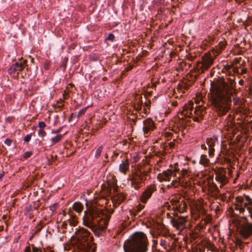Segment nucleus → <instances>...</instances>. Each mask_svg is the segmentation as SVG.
Returning <instances> with one entry per match:
<instances>
[{
    "instance_id": "obj_36",
    "label": "nucleus",
    "mask_w": 252,
    "mask_h": 252,
    "mask_svg": "<svg viewBox=\"0 0 252 252\" xmlns=\"http://www.w3.org/2000/svg\"><path fill=\"white\" fill-rule=\"evenodd\" d=\"M46 126V124L43 122H40L38 123V126L39 129H43Z\"/></svg>"
},
{
    "instance_id": "obj_2",
    "label": "nucleus",
    "mask_w": 252,
    "mask_h": 252,
    "mask_svg": "<svg viewBox=\"0 0 252 252\" xmlns=\"http://www.w3.org/2000/svg\"><path fill=\"white\" fill-rule=\"evenodd\" d=\"M110 218V215L105 213L100 208L92 206L84 212L83 223L90 228L95 236L99 237L103 235Z\"/></svg>"
},
{
    "instance_id": "obj_17",
    "label": "nucleus",
    "mask_w": 252,
    "mask_h": 252,
    "mask_svg": "<svg viewBox=\"0 0 252 252\" xmlns=\"http://www.w3.org/2000/svg\"><path fill=\"white\" fill-rule=\"evenodd\" d=\"M177 206V209L173 210L175 212H178L180 213H183L186 211L187 205L184 200L180 201Z\"/></svg>"
},
{
    "instance_id": "obj_35",
    "label": "nucleus",
    "mask_w": 252,
    "mask_h": 252,
    "mask_svg": "<svg viewBox=\"0 0 252 252\" xmlns=\"http://www.w3.org/2000/svg\"><path fill=\"white\" fill-rule=\"evenodd\" d=\"M236 245L238 246L241 249H242L243 247V243L240 240H237L236 241Z\"/></svg>"
},
{
    "instance_id": "obj_14",
    "label": "nucleus",
    "mask_w": 252,
    "mask_h": 252,
    "mask_svg": "<svg viewBox=\"0 0 252 252\" xmlns=\"http://www.w3.org/2000/svg\"><path fill=\"white\" fill-rule=\"evenodd\" d=\"M27 63L26 60H24L23 62L19 63H16L11 66L9 68L8 71L10 73H13L17 71H22L25 67V65Z\"/></svg>"
},
{
    "instance_id": "obj_27",
    "label": "nucleus",
    "mask_w": 252,
    "mask_h": 252,
    "mask_svg": "<svg viewBox=\"0 0 252 252\" xmlns=\"http://www.w3.org/2000/svg\"><path fill=\"white\" fill-rule=\"evenodd\" d=\"M144 208V206L139 205L135 207V208L133 210L132 212L131 213L134 216H136L137 214L140 212Z\"/></svg>"
},
{
    "instance_id": "obj_50",
    "label": "nucleus",
    "mask_w": 252,
    "mask_h": 252,
    "mask_svg": "<svg viewBox=\"0 0 252 252\" xmlns=\"http://www.w3.org/2000/svg\"><path fill=\"white\" fill-rule=\"evenodd\" d=\"M3 230V226H0V231H1Z\"/></svg>"
},
{
    "instance_id": "obj_13",
    "label": "nucleus",
    "mask_w": 252,
    "mask_h": 252,
    "mask_svg": "<svg viewBox=\"0 0 252 252\" xmlns=\"http://www.w3.org/2000/svg\"><path fill=\"white\" fill-rule=\"evenodd\" d=\"M155 190L156 189L154 186L148 187L140 196L141 201L143 203H146Z\"/></svg>"
},
{
    "instance_id": "obj_32",
    "label": "nucleus",
    "mask_w": 252,
    "mask_h": 252,
    "mask_svg": "<svg viewBox=\"0 0 252 252\" xmlns=\"http://www.w3.org/2000/svg\"><path fill=\"white\" fill-rule=\"evenodd\" d=\"M38 134L39 136L43 137L46 135V133L43 129H39L38 131Z\"/></svg>"
},
{
    "instance_id": "obj_53",
    "label": "nucleus",
    "mask_w": 252,
    "mask_h": 252,
    "mask_svg": "<svg viewBox=\"0 0 252 252\" xmlns=\"http://www.w3.org/2000/svg\"><path fill=\"white\" fill-rule=\"evenodd\" d=\"M145 105H146V106H147V107L149 106V104H147V103L145 104Z\"/></svg>"
},
{
    "instance_id": "obj_25",
    "label": "nucleus",
    "mask_w": 252,
    "mask_h": 252,
    "mask_svg": "<svg viewBox=\"0 0 252 252\" xmlns=\"http://www.w3.org/2000/svg\"><path fill=\"white\" fill-rule=\"evenodd\" d=\"M68 222L70 225L75 226L77 223L76 217L71 215L70 216V219L68 220Z\"/></svg>"
},
{
    "instance_id": "obj_8",
    "label": "nucleus",
    "mask_w": 252,
    "mask_h": 252,
    "mask_svg": "<svg viewBox=\"0 0 252 252\" xmlns=\"http://www.w3.org/2000/svg\"><path fill=\"white\" fill-rule=\"evenodd\" d=\"M240 234L244 239H247L252 236V223L246 222L240 228Z\"/></svg>"
},
{
    "instance_id": "obj_10",
    "label": "nucleus",
    "mask_w": 252,
    "mask_h": 252,
    "mask_svg": "<svg viewBox=\"0 0 252 252\" xmlns=\"http://www.w3.org/2000/svg\"><path fill=\"white\" fill-rule=\"evenodd\" d=\"M155 128V124L151 118H147L143 121V131L145 136L149 135Z\"/></svg>"
},
{
    "instance_id": "obj_43",
    "label": "nucleus",
    "mask_w": 252,
    "mask_h": 252,
    "mask_svg": "<svg viewBox=\"0 0 252 252\" xmlns=\"http://www.w3.org/2000/svg\"><path fill=\"white\" fill-rule=\"evenodd\" d=\"M168 145L171 148H173L174 147L175 144L174 142H170Z\"/></svg>"
},
{
    "instance_id": "obj_1",
    "label": "nucleus",
    "mask_w": 252,
    "mask_h": 252,
    "mask_svg": "<svg viewBox=\"0 0 252 252\" xmlns=\"http://www.w3.org/2000/svg\"><path fill=\"white\" fill-rule=\"evenodd\" d=\"M236 83L233 79L227 78L215 88V96L213 103L219 116L224 115L230 109L231 96L235 92Z\"/></svg>"
},
{
    "instance_id": "obj_16",
    "label": "nucleus",
    "mask_w": 252,
    "mask_h": 252,
    "mask_svg": "<svg viewBox=\"0 0 252 252\" xmlns=\"http://www.w3.org/2000/svg\"><path fill=\"white\" fill-rule=\"evenodd\" d=\"M129 169V163L127 160L122 161L119 165V171L126 175Z\"/></svg>"
},
{
    "instance_id": "obj_37",
    "label": "nucleus",
    "mask_w": 252,
    "mask_h": 252,
    "mask_svg": "<svg viewBox=\"0 0 252 252\" xmlns=\"http://www.w3.org/2000/svg\"><path fill=\"white\" fill-rule=\"evenodd\" d=\"M32 154V153L31 152H26V153H24L23 157L25 158H28L31 157Z\"/></svg>"
},
{
    "instance_id": "obj_15",
    "label": "nucleus",
    "mask_w": 252,
    "mask_h": 252,
    "mask_svg": "<svg viewBox=\"0 0 252 252\" xmlns=\"http://www.w3.org/2000/svg\"><path fill=\"white\" fill-rule=\"evenodd\" d=\"M217 139L210 138L206 139V144L208 147V154L210 157H213L214 155L215 146Z\"/></svg>"
},
{
    "instance_id": "obj_22",
    "label": "nucleus",
    "mask_w": 252,
    "mask_h": 252,
    "mask_svg": "<svg viewBox=\"0 0 252 252\" xmlns=\"http://www.w3.org/2000/svg\"><path fill=\"white\" fill-rule=\"evenodd\" d=\"M137 172L139 176L143 178V181H144L146 180V177L148 175V173L150 172V171H146L145 170H142V169H140Z\"/></svg>"
},
{
    "instance_id": "obj_33",
    "label": "nucleus",
    "mask_w": 252,
    "mask_h": 252,
    "mask_svg": "<svg viewBox=\"0 0 252 252\" xmlns=\"http://www.w3.org/2000/svg\"><path fill=\"white\" fill-rule=\"evenodd\" d=\"M115 38V35L112 33H110L108 34V37L106 38V39L111 41H113Z\"/></svg>"
},
{
    "instance_id": "obj_45",
    "label": "nucleus",
    "mask_w": 252,
    "mask_h": 252,
    "mask_svg": "<svg viewBox=\"0 0 252 252\" xmlns=\"http://www.w3.org/2000/svg\"><path fill=\"white\" fill-rule=\"evenodd\" d=\"M201 148L202 149H203V150H207V146H206L205 144H202L201 146Z\"/></svg>"
},
{
    "instance_id": "obj_9",
    "label": "nucleus",
    "mask_w": 252,
    "mask_h": 252,
    "mask_svg": "<svg viewBox=\"0 0 252 252\" xmlns=\"http://www.w3.org/2000/svg\"><path fill=\"white\" fill-rule=\"evenodd\" d=\"M179 171V169H175L174 170L168 169L163 171L161 173H159L158 175V179L160 182L169 181L171 180L172 176H175L177 172Z\"/></svg>"
},
{
    "instance_id": "obj_4",
    "label": "nucleus",
    "mask_w": 252,
    "mask_h": 252,
    "mask_svg": "<svg viewBox=\"0 0 252 252\" xmlns=\"http://www.w3.org/2000/svg\"><path fill=\"white\" fill-rule=\"evenodd\" d=\"M77 245L80 252H94L95 248L93 247L92 242L93 237L87 229L81 228L76 231Z\"/></svg>"
},
{
    "instance_id": "obj_26",
    "label": "nucleus",
    "mask_w": 252,
    "mask_h": 252,
    "mask_svg": "<svg viewBox=\"0 0 252 252\" xmlns=\"http://www.w3.org/2000/svg\"><path fill=\"white\" fill-rule=\"evenodd\" d=\"M180 201L177 199L172 198L170 200V202L171 205L172 206L171 208L172 210H174V209H177V205Z\"/></svg>"
},
{
    "instance_id": "obj_52",
    "label": "nucleus",
    "mask_w": 252,
    "mask_h": 252,
    "mask_svg": "<svg viewBox=\"0 0 252 252\" xmlns=\"http://www.w3.org/2000/svg\"><path fill=\"white\" fill-rule=\"evenodd\" d=\"M243 80H240V81H239V83H240V84L242 83V82H243Z\"/></svg>"
},
{
    "instance_id": "obj_11",
    "label": "nucleus",
    "mask_w": 252,
    "mask_h": 252,
    "mask_svg": "<svg viewBox=\"0 0 252 252\" xmlns=\"http://www.w3.org/2000/svg\"><path fill=\"white\" fill-rule=\"evenodd\" d=\"M129 178L131 187L137 190L140 188V184L144 182L143 178L140 177L136 171L132 175H130Z\"/></svg>"
},
{
    "instance_id": "obj_49",
    "label": "nucleus",
    "mask_w": 252,
    "mask_h": 252,
    "mask_svg": "<svg viewBox=\"0 0 252 252\" xmlns=\"http://www.w3.org/2000/svg\"><path fill=\"white\" fill-rule=\"evenodd\" d=\"M187 252H196V251H195L193 249H192L191 251L188 250Z\"/></svg>"
},
{
    "instance_id": "obj_18",
    "label": "nucleus",
    "mask_w": 252,
    "mask_h": 252,
    "mask_svg": "<svg viewBox=\"0 0 252 252\" xmlns=\"http://www.w3.org/2000/svg\"><path fill=\"white\" fill-rule=\"evenodd\" d=\"M215 179L216 181L220 182L222 185H225L228 182L227 178L226 176L221 173L216 174Z\"/></svg>"
},
{
    "instance_id": "obj_23",
    "label": "nucleus",
    "mask_w": 252,
    "mask_h": 252,
    "mask_svg": "<svg viewBox=\"0 0 252 252\" xmlns=\"http://www.w3.org/2000/svg\"><path fill=\"white\" fill-rule=\"evenodd\" d=\"M225 45L223 43H220L219 45L216 47L215 49L216 52L219 54L221 53V52L224 49Z\"/></svg>"
},
{
    "instance_id": "obj_51",
    "label": "nucleus",
    "mask_w": 252,
    "mask_h": 252,
    "mask_svg": "<svg viewBox=\"0 0 252 252\" xmlns=\"http://www.w3.org/2000/svg\"><path fill=\"white\" fill-rule=\"evenodd\" d=\"M124 197H122V199H121V200L120 202L119 203V204H120L121 202H122L123 201H124Z\"/></svg>"
},
{
    "instance_id": "obj_41",
    "label": "nucleus",
    "mask_w": 252,
    "mask_h": 252,
    "mask_svg": "<svg viewBox=\"0 0 252 252\" xmlns=\"http://www.w3.org/2000/svg\"><path fill=\"white\" fill-rule=\"evenodd\" d=\"M181 172H182V174L183 176H185L188 173V170H185V169L182 170Z\"/></svg>"
},
{
    "instance_id": "obj_31",
    "label": "nucleus",
    "mask_w": 252,
    "mask_h": 252,
    "mask_svg": "<svg viewBox=\"0 0 252 252\" xmlns=\"http://www.w3.org/2000/svg\"><path fill=\"white\" fill-rule=\"evenodd\" d=\"M87 108H82V109H81L78 113L77 114V117L78 118H79L80 117H81L82 116H83V115H84V114L85 113L86 110H87Z\"/></svg>"
},
{
    "instance_id": "obj_19",
    "label": "nucleus",
    "mask_w": 252,
    "mask_h": 252,
    "mask_svg": "<svg viewBox=\"0 0 252 252\" xmlns=\"http://www.w3.org/2000/svg\"><path fill=\"white\" fill-rule=\"evenodd\" d=\"M199 163L204 166H208L210 164V160L206 155H202L200 157Z\"/></svg>"
},
{
    "instance_id": "obj_46",
    "label": "nucleus",
    "mask_w": 252,
    "mask_h": 252,
    "mask_svg": "<svg viewBox=\"0 0 252 252\" xmlns=\"http://www.w3.org/2000/svg\"><path fill=\"white\" fill-rule=\"evenodd\" d=\"M135 109H136L138 111H141V110H142V109H139V107L138 106V105H137V104H135Z\"/></svg>"
},
{
    "instance_id": "obj_24",
    "label": "nucleus",
    "mask_w": 252,
    "mask_h": 252,
    "mask_svg": "<svg viewBox=\"0 0 252 252\" xmlns=\"http://www.w3.org/2000/svg\"><path fill=\"white\" fill-rule=\"evenodd\" d=\"M228 118H230V120H228L227 122V125L228 126L229 128H233L235 126V122H234L233 118H232L231 116L229 115Z\"/></svg>"
},
{
    "instance_id": "obj_28",
    "label": "nucleus",
    "mask_w": 252,
    "mask_h": 252,
    "mask_svg": "<svg viewBox=\"0 0 252 252\" xmlns=\"http://www.w3.org/2000/svg\"><path fill=\"white\" fill-rule=\"evenodd\" d=\"M241 113L246 116H248L249 114L251 113V111L247 108L243 107L241 108Z\"/></svg>"
},
{
    "instance_id": "obj_40",
    "label": "nucleus",
    "mask_w": 252,
    "mask_h": 252,
    "mask_svg": "<svg viewBox=\"0 0 252 252\" xmlns=\"http://www.w3.org/2000/svg\"><path fill=\"white\" fill-rule=\"evenodd\" d=\"M12 143V140L10 139H6L4 141V143L7 145V146H10Z\"/></svg>"
},
{
    "instance_id": "obj_55",
    "label": "nucleus",
    "mask_w": 252,
    "mask_h": 252,
    "mask_svg": "<svg viewBox=\"0 0 252 252\" xmlns=\"http://www.w3.org/2000/svg\"><path fill=\"white\" fill-rule=\"evenodd\" d=\"M245 219L246 220H247V219H246V217H245Z\"/></svg>"
},
{
    "instance_id": "obj_7",
    "label": "nucleus",
    "mask_w": 252,
    "mask_h": 252,
    "mask_svg": "<svg viewBox=\"0 0 252 252\" xmlns=\"http://www.w3.org/2000/svg\"><path fill=\"white\" fill-rule=\"evenodd\" d=\"M186 218L184 216L178 217L177 218H172L171 219V222L173 226L179 232L182 231L186 228Z\"/></svg>"
},
{
    "instance_id": "obj_20",
    "label": "nucleus",
    "mask_w": 252,
    "mask_h": 252,
    "mask_svg": "<svg viewBox=\"0 0 252 252\" xmlns=\"http://www.w3.org/2000/svg\"><path fill=\"white\" fill-rule=\"evenodd\" d=\"M72 208L76 212L80 213L83 210V205L79 202H76L73 204Z\"/></svg>"
},
{
    "instance_id": "obj_6",
    "label": "nucleus",
    "mask_w": 252,
    "mask_h": 252,
    "mask_svg": "<svg viewBox=\"0 0 252 252\" xmlns=\"http://www.w3.org/2000/svg\"><path fill=\"white\" fill-rule=\"evenodd\" d=\"M186 111L187 113L185 114V115L192 117L193 121L195 122H199L200 120L199 117H201L203 116V111L197 106L194 108L192 103L186 106Z\"/></svg>"
},
{
    "instance_id": "obj_54",
    "label": "nucleus",
    "mask_w": 252,
    "mask_h": 252,
    "mask_svg": "<svg viewBox=\"0 0 252 252\" xmlns=\"http://www.w3.org/2000/svg\"><path fill=\"white\" fill-rule=\"evenodd\" d=\"M41 229H39L38 230H37V232H39V231H40Z\"/></svg>"
},
{
    "instance_id": "obj_30",
    "label": "nucleus",
    "mask_w": 252,
    "mask_h": 252,
    "mask_svg": "<svg viewBox=\"0 0 252 252\" xmlns=\"http://www.w3.org/2000/svg\"><path fill=\"white\" fill-rule=\"evenodd\" d=\"M137 99H138V101L136 102V104L138 105V106L139 107V109H142V104H143V101L142 100V97L141 96H138L137 95Z\"/></svg>"
},
{
    "instance_id": "obj_5",
    "label": "nucleus",
    "mask_w": 252,
    "mask_h": 252,
    "mask_svg": "<svg viewBox=\"0 0 252 252\" xmlns=\"http://www.w3.org/2000/svg\"><path fill=\"white\" fill-rule=\"evenodd\" d=\"M236 203L235 209L239 211L240 213L245 214L246 210L249 214V216L252 218V200L249 196L244 197L239 196L236 197Z\"/></svg>"
},
{
    "instance_id": "obj_34",
    "label": "nucleus",
    "mask_w": 252,
    "mask_h": 252,
    "mask_svg": "<svg viewBox=\"0 0 252 252\" xmlns=\"http://www.w3.org/2000/svg\"><path fill=\"white\" fill-rule=\"evenodd\" d=\"M32 133L27 134L25 137H24V141L25 142H28L30 141L31 137H32Z\"/></svg>"
},
{
    "instance_id": "obj_44",
    "label": "nucleus",
    "mask_w": 252,
    "mask_h": 252,
    "mask_svg": "<svg viewBox=\"0 0 252 252\" xmlns=\"http://www.w3.org/2000/svg\"><path fill=\"white\" fill-rule=\"evenodd\" d=\"M61 129H62V128H60L55 131H52V132L54 133H59L61 131Z\"/></svg>"
},
{
    "instance_id": "obj_29",
    "label": "nucleus",
    "mask_w": 252,
    "mask_h": 252,
    "mask_svg": "<svg viewBox=\"0 0 252 252\" xmlns=\"http://www.w3.org/2000/svg\"><path fill=\"white\" fill-rule=\"evenodd\" d=\"M103 148V147L102 146H100L98 147V148L96 150L95 153V157L96 158H98L100 156L101 153L102 151Z\"/></svg>"
},
{
    "instance_id": "obj_12",
    "label": "nucleus",
    "mask_w": 252,
    "mask_h": 252,
    "mask_svg": "<svg viewBox=\"0 0 252 252\" xmlns=\"http://www.w3.org/2000/svg\"><path fill=\"white\" fill-rule=\"evenodd\" d=\"M214 62V59L209 54H205L202 57V63L201 68L203 69H207L209 68Z\"/></svg>"
},
{
    "instance_id": "obj_3",
    "label": "nucleus",
    "mask_w": 252,
    "mask_h": 252,
    "mask_svg": "<svg viewBox=\"0 0 252 252\" xmlns=\"http://www.w3.org/2000/svg\"><path fill=\"white\" fill-rule=\"evenodd\" d=\"M148 245L146 235L141 232H136L125 242L124 249L125 252H146Z\"/></svg>"
},
{
    "instance_id": "obj_47",
    "label": "nucleus",
    "mask_w": 252,
    "mask_h": 252,
    "mask_svg": "<svg viewBox=\"0 0 252 252\" xmlns=\"http://www.w3.org/2000/svg\"><path fill=\"white\" fill-rule=\"evenodd\" d=\"M142 112H144V114H146L148 112V111H147V109H146V108H144L143 109V111Z\"/></svg>"
},
{
    "instance_id": "obj_38",
    "label": "nucleus",
    "mask_w": 252,
    "mask_h": 252,
    "mask_svg": "<svg viewBox=\"0 0 252 252\" xmlns=\"http://www.w3.org/2000/svg\"><path fill=\"white\" fill-rule=\"evenodd\" d=\"M214 191L215 192V194L216 195H218L220 193V190L218 189L217 185L215 184H214Z\"/></svg>"
},
{
    "instance_id": "obj_48",
    "label": "nucleus",
    "mask_w": 252,
    "mask_h": 252,
    "mask_svg": "<svg viewBox=\"0 0 252 252\" xmlns=\"http://www.w3.org/2000/svg\"><path fill=\"white\" fill-rule=\"evenodd\" d=\"M172 207V206L171 205H168V209L169 210H172L171 208ZM172 211H173V210H172Z\"/></svg>"
},
{
    "instance_id": "obj_42",
    "label": "nucleus",
    "mask_w": 252,
    "mask_h": 252,
    "mask_svg": "<svg viewBox=\"0 0 252 252\" xmlns=\"http://www.w3.org/2000/svg\"><path fill=\"white\" fill-rule=\"evenodd\" d=\"M26 252H31V248L30 246H27L25 249Z\"/></svg>"
},
{
    "instance_id": "obj_21",
    "label": "nucleus",
    "mask_w": 252,
    "mask_h": 252,
    "mask_svg": "<svg viewBox=\"0 0 252 252\" xmlns=\"http://www.w3.org/2000/svg\"><path fill=\"white\" fill-rule=\"evenodd\" d=\"M63 137V135L60 134H58L56 136L51 138V145H53L54 144L59 142L62 139Z\"/></svg>"
},
{
    "instance_id": "obj_39",
    "label": "nucleus",
    "mask_w": 252,
    "mask_h": 252,
    "mask_svg": "<svg viewBox=\"0 0 252 252\" xmlns=\"http://www.w3.org/2000/svg\"><path fill=\"white\" fill-rule=\"evenodd\" d=\"M32 252H42L40 249L32 246Z\"/></svg>"
}]
</instances>
